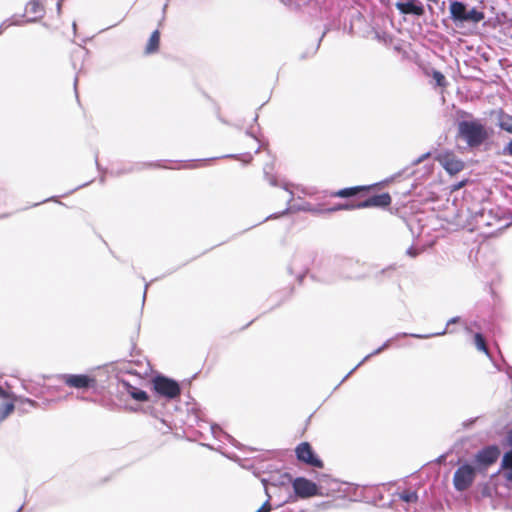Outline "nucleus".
I'll list each match as a JSON object with an SVG mask.
<instances>
[{"mask_svg": "<svg viewBox=\"0 0 512 512\" xmlns=\"http://www.w3.org/2000/svg\"><path fill=\"white\" fill-rule=\"evenodd\" d=\"M378 187V184L373 185H359L353 187H347L340 189L338 191H334L330 194L331 197L337 198H350L357 195L366 196V198L358 203H356V209L363 208H386L389 207L392 203V198L389 193L384 192L381 194H370L371 191H374Z\"/></svg>", "mask_w": 512, "mask_h": 512, "instance_id": "nucleus-1", "label": "nucleus"}, {"mask_svg": "<svg viewBox=\"0 0 512 512\" xmlns=\"http://www.w3.org/2000/svg\"><path fill=\"white\" fill-rule=\"evenodd\" d=\"M458 137L474 148L482 145L489 138V133L479 120L461 121L458 123Z\"/></svg>", "mask_w": 512, "mask_h": 512, "instance_id": "nucleus-2", "label": "nucleus"}, {"mask_svg": "<svg viewBox=\"0 0 512 512\" xmlns=\"http://www.w3.org/2000/svg\"><path fill=\"white\" fill-rule=\"evenodd\" d=\"M152 387L155 393L169 400L176 399L181 394L179 383L162 375L152 379Z\"/></svg>", "mask_w": 512, "mask_h": 512, "instance_id": "nucleus-3", "label": "nucleus"}, {"mask_svg": "<svg viewBox=\"0 0 512 512\" xmlns=\"http://www.w3.org/2000/svg\"><path fill=\"white\" fill-rule=\"evenodd\" d=\"M296 458L308 466L322 469L324 467L323 461L316 455L309 442H301L295 448Z\"/></svg>", "mask_w": 512, "mask_h": 512, "instance_id": "nucleus-4", "label": "nucleus"}, {"mask_svg": "<svg viewBox=\"0 0 512 512\" xmlns=\"http://www.w3.org/2000/svg\"><path fill=\"white\" fill-rule=\"evenodd\" d=\"M476 470L469 464L460 466L454 473L453 484L456 490H467L474 482Z\"/></svg>", "mask_w": 512, "mask_h": 512, "instance_id": "nucleus-5", "label": "nucleus"}, {"mask_svg": "<svg viewBox=\"0 0 512 512\" xmlns=\"http://www.w3.org/2000/svg\"><path fill=\"white\" fill-rule=\"evenodd\" d=\"M292 487L295 494L302 499L314 497L320 494L317 484L304 477L294 479Z\"/></svg>", "mask_w": 512, "mask_h": 512, "instance_id": "nucleus-6", "label": "nucleus"}, {"mask_svg": "<svg viewBox=\"0 0 512 512\" xmlns=\"http://www.w3.org/2000/svg\"><path fill=\"white\" fill-rule=\"evenodd\" d=\"M436 160L450 175L461 172L465 167V163L452 151H446L437 155Z\"/></svg>", "mask_w": 512, "mask_h": 512, "instance_id": "nucleus-7", "label": "nucleus"}, {"mask_svg": "<svg viewBox=\"0 0 512 512\" xmlns=\"http://www.w3.org/2000/svg\"><path fill=\"white\" fill-rule=\"evenodd\" d=\"M62 382L71 388L88 389L96 386V379L86 374H64L61 376Z\"/></svg>", "mask_w": 512, "mask_h": 512, "instance_id": "nucleus-8", "label": "nucleus"}, {"mask_svg": "<svg viewBox=\"0 0 512 512\" xmlns=\"http://www.w3.org/2000/svg\"><path fill=\"white\" fill-rule=\"evenodd\" d=\"M499 456L500 450L497 446H487L475 455V463L480 470L486 469L494 464Z\"/></svg>", "mask_w": 512, "mask_h": 512, "instance_id": "nucleus-9", "label": "nucleus"}, {"mask_svg": "<svg viewBox=\"0 0 512 512\" xmlns=\"http://www.w3.org/2000/svg\"><path fill=\"white\" fill-rule=\"evenodd\" d=\"M396 8L401 14L405 15H415V16H423L425 14V9L421 2L418 0H409L407 2H397L395 4Z\"/></svg>", "mask_w": 512, "mask_h": 512, "instance_id": "nucleus-10", "label": "nucleus"}, {"mask_svg": "<svg viewBox=\"0 0 512 512\" xmlns=\"http://www.w3.org/2000/svg\"><path fill=\"white\" fill-rule=\"evenodd\" d=\"M45 2V0H30L25 6V15L32 21L43 18L45 14Z\"/></svg>", "mask_w": 512, "mask_h": 512, "instance_id": "nucleus-11", "label": "nucleus"}, {"mask_svg": "<svg viewBox=\"0 0 512 512\" xmlns=\"http://www.w3.org/2000/svg\"><path fill=\"white\" fill-rule=\"evenodd\" d=\"M0 398H2V399L11 398L12 399L10 402H6L2 406H0V423H1L9 415H11L13 413V411L15 409V404H14L15 397L13 395H10L2 387H0Z\"/></svg>", "mask_w": 512, "mask_h": 512, "instance_id": "nucleus-12", "label": "nucleus"}, {"mask_svg": "<svg viewBox=\"0 0 512 512\" xmlns=\"http://www.w3.org/2000/svg\"><path fill=\"white\" fill-rule=\"evenodd\" d=\"M450 15L454 22H465L467 13L466 5L460 1H452L450 3Z\"/></svg>", "mask_w": 512, "mask_h": 512, "instance_id": "nucleus-13", "label": "nucleus"}, {"mask_svg": "<svg viewBox=\"0 0 512 512\" xmlns=\"http://www.w3.org/2000/svg\"><path fill=\"white\" fill-rule=\"evenodd\" d=\"M160 46V32L159 30H155L152 32L146 47H145V53L146 54H153L159 50Z\"/></svg>", "mask_w": 512, "mask_h": 512, "instance_id": "nucleus-14", "label": "nucleus"}, {"mask_svg": "<svg viewBox=\"0 0 512 512\" xmlns=\"http://www.w3.org/2000/svg\"><path fill=\"white\" fill-rule=\"evenodd\" d=\"M498 126L500 129L512 134V115L507 114L502 109L498 112Z\"/></svg>", "mask_w": 512, "mask_h": 512, "instance_id": "nucleus-15", "label": "nucleus"}, {"mask_svg": "<svg viewBox=\"0 0 512 512\" xmlns=\"http://www.w3.org/2000/svg\"><path fill=\"white\" fill-rule=\"evenodd\" d=\"M129 395L136 401L146 402L149 400L147 393L130 384H127Z\"/></svg>", "mask_w": 512, "mask_h": 512, "instance_id": "nucleus-16", "label": "nucleus"}, {"mask_svg": "<svg viewBox=\"0 0 512 512\" xmlns=\"http://www.w3.org/2000/svg\"><path fill=\"white\" fill-rule=\"evenodd\" d=\"M395 496L406 503H415L418 500V495L415 491L412 490H403L401 492H397Z\"/></svg>", "mask_w": 512, "mask_h": 512, "instance_id": "nucleus-17", "label": "nucleus"}, {"mask_svg": "<svg viewBox=\"0 0 512 512\" xmlns=\"http://www.w3.org/2000/svg\"><path fill=\"white\" fill-rule=\"evenodd\" d=\"M485 18V15L482 11H478L476 8H473L466 13L465 22H473L479 23Z\"/></svg>", "mask_w": 512, "mask_h": 512, "instance_id": "nucleus-18", "label": "nucleus"}, {"mask_svg": "<svg viewBox=\"0 0 512 512\" xmlns=\"http://www.w3.org/2000/svg\"><path fill=\"white\" fill-rule=\"evenodd\" d=\"M353 209H356L355 204L345 203V204H336L329 208H323L320 211L322 213H333V212H337V211H341V210H353Z\"/></svg>", "mask_w": 512, "mask_h": 512, "instance_id": "nucleus-19", "label": "nucleus"}, {"mask_svg": "<svg viewBox=\"0 0 512 512\" xmlns=\"http://www.w3.org/2000/svg\"><path fill=\"white\" fill-rule=\"evenodd\" d=\"M474 342H475V346L477 347V349L479 351H482V352L488 354V347L486 345V341L482 334L476 333L474 336Z\"/></svg>", "mask_w": 512, "mask_h": 512, "instance_id": "nucleus-20", "label": "nucleus"}, {"mask_svg": "<svg viewBox=\"0 0 512 512\" xmlns=\"http://www.w3.org/2000/svg\"><path fill=\"white\" fill-rule=\"evenodd\" d=\"M432 77L436 82V85L441 88H446L448 85V82L445 78V76L440 71H433Z\"/></svg>", "mask_w": 512, "mask_h": 512, "instance_id": "nucleus-21", "label": "nucleus"}, {"mask_svg": "<svg viewBox=\"0 0 512 512\" xmlns=\"http://www.w3.org/2000/svg\"><path fill=\"white\" fill-rule=\"evenodd\" d=\"M501 467L504 470H512V449L503 455Z\"/></svg>", "mask_w": 512, "mask_h": 512, "instance_id": "nucleus-22", "label": "nucleus"}, {"mask_svg": "<svg viewBox=\"0 0 512 512\" xmlns=\"http://www.w3.org/2000/svg\"><path fill=\"white\" fill-rule=\"evenodd\" d=\"M271 511V505L270 502L267 500L263 505L256 511V512H270Z\"/></svg>", "mask_w": 512, "mask_h": 512, "instance_id": "nucleus-23", "label": "nucleus"}, {"mask_svg": "<svg viewBox=\"0 0 512 512\" xmlns=\"http://www.w3.org/2000/svg\"><path fill=\"white\" fill-rule=\"evenodd\" d=\"M503 153L506 155L512 156V139L504 147Z\"/></svg>", "mask_w": 512, "mask_h": 512, "instance_id": "nucleus-24", "label": "nucleus"}, {"mask_svg": "<svg viewBox=\"0 0 512 512\" xmlns=\"http://www.w3.org/2000/svg\"><path fill=\"white\" fill-rule=\"evenodd\" d=\"M64 0H57L56 6H57V14H61V8Z\"/></svg>", "mask_w": 512, "mask_h": 512, "instance_id": "nucleus-25", "label": "nucleus"}, {"mask_svg": "<svg viewBox=\"0 0 512 512\" xmlns=\"http://www.w3.org/2000/svg\"><path fill=\"white\" fill-rule=\"evenodd\" d=\"M466 184V181H461L457 185L454 186L453 191H456L460 188H462Z\"/></svg>", "mask_w": 512, "mask_h": 512, "instance_id": "nucleus-26", "label": "nucleus"}, {"mask_svg": "<svg viewBox=\"0 0 512 512\" xmlns=\"http://www.w3.org/2000/svg\"><path fill=\"white\" fill-rule=\"evenodd\" d=\"M505 478H506L508 481H511V482H512V470H507V472L505 473Z\"/></svg>", "mask_w": 512, "mask_h": 512, "instance_id": "nucleus-27", "label": "nucleus"}, {"mask_svg": "<svg viewBox=\"0 0 512 512\" xmlns=\"http://www.w3.org/2000/svg\"><path fill=\"white\" fill-rule=\"evenodd\" d=\"M22 402L28 403L31 406H36L37 405V403L34 400H31V399H28V398L22 400Z\"/></svg>", "mask_w": 512, "mask_h": 512, "instance_id": "nucleus-28", "label": "nucleus"}, {"mask_svg": "<svg viewBox=\"0 0 512 512\" xmlns=\"http://www.w3.org/2000/svg\"><path fill=\"white\" fill-rule=\"evenodd\" d=\"M509 441H510V443L512 444V431H511V432H510V434H509Z\"/></svg>", "mask_w": 512, "mask_h": 512, "instance_id": "nucleus-29", "label": "nucleus"}]
</instances>
